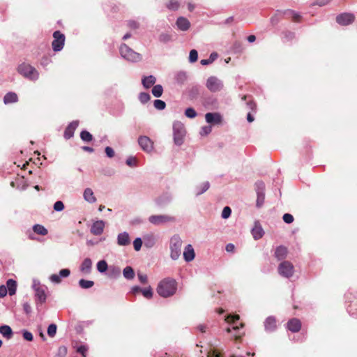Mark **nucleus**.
Returning a JSON list of instances; mask_svg holds the SVG:
<instances>
[{
	"label": "nucleus",
	"instance_id": "obj_58",
	"mask_svg": "<svg viewBox=\"0 0 357 357\" xmlns=\"http://www.w3.org/2000/svg\"><path fill=\"white\" fill-rule=\"evenodd\" d=\"M283 221L287 224H291L294 221V217L290 213H285L282 217Z\"/></svg>",
	"mask_w": 357,
	"mask_h": 357
},
{
	"label": "nucleus",
	"instance_id": "obj_63",
	"mask_svg": "<svg viewBox=\"0 0 357 357\" xmlns=\"http://www.w3.org/2000/svg\"><path fill=\"white\" fill-rule=\"evenodd\" d=\"M128 26L132 29H137L139 27V24L135 20H129L128 22Z\"/></svg>",
	"mask_w": 357,
	"mask_h": 357
},
{
	"label": "nucleus",
	"instance_id": "obj_45",
	"mask_svg": "<svg viewBox=\"0 0 357 357\" xmlns=\"http://www.w3.org/2000/svg\"><path fill=\"white\" fill-rule=\"evenodd\" d=\"M56 325L54 324H51L48 326L47 328V334L50 337H54L56 333Z\"/></svg>",
	"mask_w": 357,
	"mask_h": 357
},
{
	"label": "nucleus",
	"instance_id": "obj_10",
	"mask_svg": "<svg viewBox=\"0 0 357 357\" xmlns=\"http://www.w3.org/2000/svg\"><path fill=\"white\" fill-rule=\"evenodd\" d=\"M54 40L52 43V49L54 52L61 51L64 46L65 36L59 31H56L53 33Z\"/></svg>",
	"mask_w": 357,
	"mask_h": 357
},
{
	"label": "nucleus",
	"instance_id": "obj_44",
	"mask_svg": "<svg viewBox=\"0 0 357 357\" xmlns=\"http://www.w3.org/2000/svg\"><path fill=\"white\" fill-rule=\"evenodd\" d=\"M139 100L142 104H145L148 102L151 99V96L149 93L146 92H141L139 94Z\"/></svg>",
	"mask_w": 357,
	"mask_h": 357
},
{
	"label": "nucleus",
	"instance_id": "obj_48",
	"mask_svg": "<svg viewBox=\"0 0 357 357\" xmlns=\"http://www.w3.org/2000/svg\"><path fill=\"white\" fill-rule=\"evenodd\" d=\"M167 7L170 10H176L179 7V3L176 0H169Z\"/></svg>",
	"mask_w": 357,
	"mask_h": 357
},
{
	"label": "nucleus",
	"instance_id": "obj_51",
	"mask_svg": "<svg viewBox=\"0 0 357 357\" xmlns=\"http://www.w3.org/2000/svg\"><path fill=\"white\" fill-rule=\"evenodd\" d=\"M137 278L139 282L142 284H146L148 283V277L146 274H144L141 272L137 273Z\"/></svg>",
	"mask_w": 357,
	"mask_h": 357
},
{
	"label": "nucleus",
	"instance_id": "obj_26",
	"mask_svg": "<svg viewBox=\"0 0 357 357\" xmlns=\"http://www.w3.org/2000/svg\"><path fill=\"white\" fill-rule=\"evenodd\" d=\"M252 234L255 240H259L264 236V229L259 223L255 222V227L252 229Z\"/></svg>",
	"mask_w": 357,
	"mask_h": 357
},
{
	"label": "nucleus",
	"instance_id": "obj_56",
	"mask_svg": "<svg viewBox=\"0 0 357 357\" xmlns=\"http://www.w3.org/2000/svg\"><path fill=\"white\" fill-rule=\"evenodd\" d=\"M126 163L129 167H135L137 165V159L135 157L130 156L126 159Z\"/></svg>",
	"mask_w": 357,
	"mask_h": 357
},
{
	"label": "nucleus",
	"instance_id": "obj_28",
	"mask_svg": "<svg viewBox=\"0 0 357 357\" xmlns=\"http://www.w3.org/2000/svg\"><path fill=\"white\" fill-rule=\"evenodd\" d=\"M156 82V78L153 75L144 76L142 79V83L145 89H149Z\"/></svg>",
	"mask_w": 357,
	"mask_h": 357
},
{
	"label": "nucleus",
	"instance_id": "obj_52",
	"mask_svg": "<svg viewBox=\"0 0 357 357\" xmlns=\"http://www.w3.org/2000/svg\"><path fill=\"white\" fill-rule=\"evenodd\" d=\"M110 276L118 277L120 275L121 269L119 267L111 266L109 268Z\"/></svg>",
	"mask_w": 357,
	"mask_h": 357
},
{
	"label": "nucleus",
	"instance_id": "obj_9",
	"mask_svg": "<svg viewBox=\"0 0 357 357\" xmlns=\"http://www.w3.org/2000/svg\"><path fill=\"white\" fill-rule=\"evenodd\" d=\"M239 318H240L239 316L237 314L236 315L230 314V315L227 316L225 318V321L227 322L232 324L234 325L232 328H231L230 327H228L226 329V331L227 333H231V330L234 331H235L234 336L236 338H238L241 335L240 333H238V331L240 328H243V324H240L239 326L236 324V323L239 320Z\"/></svg>",
	"mask_w": 357,
	"mask_h": 357
},
{
	"label": "nucleus",
	"instance_id": "obj_36",
	"mask_svg": "<svg viewBox=\"0 0 357 357\" xmlns=\"http://www.w3.org/2000/svg\"><path fill=\"white\" fill-rule=\"evenodd\" d=\"M188 78V75L184 71H180L176 73L175 79L178 84H183Z\"/></svg>",
	"mask_w": 357,
	"mask_h": 357
},
{
	"label": "nucleus",
	"instance_id": "obj_53",
	"mask_svg": "<svg viewBox=\"0 0 357 357\" xmlns=\"http://www.w3.org/2000/svg\"><path fill=\"white\" fill-rule=\"evenodd\" d=\"M231 208L229 206H225L223 208L221 216L223 219H227L231 215Z\"/></svg>",
	"mask_w": 357,
	"mask_h": 357
},
{
	"label": "nucleus",
	"instance_id": "obj_37",
	"mask_svg": "<svg viewBox=\"0 0 357 357\" xmlns=\"http://www.w3.org/2000/svg\"><path fill=\"white\" fill-rule=\"evenodd\" d=\"M78 283L79 287L84 289H90L94 285L93 281L84 279H80Z\"/></svg>",
	"mask_w": 357,
	"mask_h": 357
},
{
	"label": "nucleus",
	"instance_id": "obj_61",
	"mask_svg": "<svg viewBox=\"0 0 357 357\" xmlns=\"http://www.w3.org/2000/svg\"><path fill=\"white\" fill-rule=\"evenodd\" d=\"M67 354V347L66 346H61L58 349V356L60 357H65Z\"/></svg>",
	"mask_w": 357,
	"mask_h": 357
},
{
	"label": "nucleus",
	"instance_id": "obj_18",
	"mask_svg": "<svg viewBox=\"0 0 357 357\" xmlns=\"http://www.w3.org/2000/svg\"><path fill=\"white\" fill-rule=\"evenodd\" d=\"M79 126V121H72L66 128L64 131V138L66 139H69L72 138L74 136V132L77 128Z\"/></svg>",
	"mask_w": 357,
	"mask_h": 357
},
{
	"label": "nucleus",
	"instance_id": "obj_7",
	"mask_svg": "<svg viewBox=\"0 0 357 357\" xmlns=\"http://www.w3.org/2000/svg\"><path fill=\"white\" fill-rule=\"evenodd\" d=\"M278 273L281 276L289 278L294 275V267L291 262L284 261L278 266Z\"/></svg>",
	"mask_w": 357,
	"mask_h": 357
},
{
	"label": "nucleus",
	"instance_id": "obj_54",
	"mask_svg": "<svg viewBox=\"0 0 357 357\" xmlns=\"http://www.w3.org/2000/svg\"><path fill=\"white\" fill-rule=\"evenodd\" d=\"M64 209V204L61 201H56L54 204V210L57 212L62 211Z\"/></svg>",
	"mask_w": 357,
	"mask_h": 357
},
{
	"label": "nucleus",
	"instance_id": "obj_14",
	"mask_svg": "<svg viewBox=\"0 0 357 357\" xmlns=\"http://www.w3.org/2000/svg\"><path fill=\"white\" fill-rule=\"evenodd\" d=\"M354 20V15L351 13H342L337 16L336 22L342 26H347L351 24Z\"/></svg>",
	"mask_w": 357,
	"mask_h": 357
},
{
	"label": "nucleus",
	"instance_id": "obj_34",
	"mask_svg": "<svg viewBox=\"0 0 357 357\" xmlns=\"http://www.w3.org/2000/svg\"><path fill=\"white\" fill-rule=\"evenodd\" d=\"M172 201V197L169 195H165L158 197L155 200V204L158 206H164Z\"/></svg>",
	"mask_w": 357,
	"mask_h": 357
},
{
	"label": "nucleus",
	"instance_id": "obj_21",
	"mask_svg": "<svg viewBox=\"0 0 357 357\" xmlns=\"http://www.w3.org/2000/svg\"><path fill=\"white\" fill-rule=\"evenodd\" d=\"M176 24L178 29L183 31L188 30L190 26L189 20L184 17H178Z\"/></svg>",
	"mask_w": 357,
	"mask_h": 357
},
{
	"label": "nucleus",
	"instance_id": "obj_64",
	"mask_svg": "<svg viewBox=\"0 0 357 357\" xmlns=\"http://www.w3.org/2000/svg\"><path fill=\"white\" fill-rule=\"evenodd\" d=\"M70 271L68 268L61 269L59 273V275L61 278H67L70 275Z\"/></svg>",
	"mask_w": 357,
	"mask_h": 357
},
{
	"label": "nucleus",
	"instance_id": "obj_31",
	"mask_svg": "<svg viewBox=\"0 0 357 357\" xmlns=\"http://www.w3.org/2000/svg\"><path fill=\"white\" fill-rule=\"evenodd\" d=\"M209 188H210V183L208 181H205L203 183L196 186V188L195 189L196 196H199V195H202L206 191H207Z\"/></svg>",
	"mask_w": 357,
	"mask_h": 357
},
{
	"label": "nucleus",
	"instance_id": "obj_5",
	"mask_svg": "<svg viewBox=\"0 0 357 357\" xmlns=\"http://www.w3.org/2000/svg\"><path fill=\"white\" fill-rule=\"evenodd\" d=\"M185 130L183 124L180 121H175L173 124L174 142L176 146L183 143Z\"/></svg>",
	"mask_w": 357,
	"mask_h": 357
},
{
	"label": "nucleus",
	"instance_id": "obj_19",
	"mask_svg": "<svg viewBox=\"0 0 357 357\" xmlns=\"http://www.w3.org/2000/svg\"><path fill=\"white\" fill-rule=\"evenodd\" d=\"M183 255L186 262L192 261L195 259V253L191 244H188L185 247Z\"/></svg>",
	"mask_w": 357,
	"mask_h": 357
},
{
	"label": "nucleus",
	"instance_id": "obj_39",
	"mask_svg": "<svg viewBox=\"0 0 357 357\" xmlns=\"http://www.w3.org/2000/svg\"><path fill=\"white\" fill-rule=\"evenodd\" d=\"M151 93H152L153 96H155V98H160L162 95V93H163V88H162V85H160V84L154 85L151 90Z\"/></svg>",
	"mask_w": 357,
	"mask_h": 357
},
{
	"label": "nucleus",
	"instance_id": "obj_3",
	"mask_svg": "<svg viewBox=\"0 0 357 357\" xmlns=\"http://www.w3.org/2000/svg\"><path fill=\"white\" fill-rule=\"evenodd\" d=\"M183 241L178 235H174L169 243L170 257L172 260H177L181 254Z\"/></svg>",
	"mask_w": 357,
	"mask_h": 357
},
{
	"label": "nucleus",
	"instance_id": "obj_1",
	"mask_svg": "<svg viewBox=\"0 0 357 357\" xmlns=\"http://www.w3.org/2000/svg\"><path fill=\"white\" fill-rule=\"evenodd\" d=\"M177 284L174 279L165 278L161 280L157 287L158 294L163 297L168 298L173 296L176 291Z\"/></svg>",
	"mask_w": 357,
	"mask_h": 357
},
{
	"label": "nucleus",
	"instance_id": "obj_40",
	"mask_svg": "<svg viewBox=\"0 0 357 357\" xmlns=\"http://www.w3.org/2000/svg\"><path fill=\"white\" fill-rule=\"evenodd\" d=\"M282 13L284 15H289L295 22H298L301 18L300 14L298 13L295 12L294 10H289V9L286 10L284 12H282Z\"/></svg>",
	"mask_w": 357,
	"mask_h": 357
},
{
	"label": "nucleus",
	"instance_id": "obj_33",
	"mask_svg": "<svg viewBox=\"0 0 357 357\" xmlns=\"http://www.w3.org/2000/svg\"><path fill=\"white\" fill-rule=\"evenodd\" d=\"M123 275L126 280H131L134 279L135 274L133 268L128 266L123 268Z\"/></svg>",
	"mask_w": 357,
	"mask_h": 357
},
{
	"label": "nucleus",
	"instance_id": "obj_16",
	"mask_svg": "<svg viewBox=\"0 0 357 357\" xmlns=\"http://www.w3.org/2000/svg\"><path fill=\"white\" fill-rule=\"evenodd\" d=\"M105 225L103 220H97L92 224L90 231L93 235H100L104 231Z\"/></svg>",
	"mask_w": 357,
	"mask_h": 357
},
{
	"label": "nucleus",
	"instance_id": "obj_25",
	"mask_svg": "<svg viewBox=\"0 0 357 357\" xmlns=\"http://www.w3.org/2000/svg\"><path fill=\"white\" fill-rule=\"evenodd\" d=\"M92 261L89 258H85L82 262L79 270L85 274H89L91 271Z\"/></svg>",
	"mask_w": 357,
	"mask_h": 357
},
{
	"label": "nucleus",
	"instance_id": "obj_42",
	"mask_svg": "<svg viewBox=\"0 0 357 357\" xmlns=\"http://www.w3.org/2000/svg\"><path fill=\"white\" fill-rule=\"evenodd\" d=\"M107 268L108 265L105 260H100L97 263V270L100 273H105Z\"/></svg>",
	"mask_w": 357,
	"mask_h": 357
},
{
	"label": "nucleus",
	"instance_id": "obj_47",
	"mask_svg": "<svg viewBox=\"0 0 357 357\" xmlns=\"http://www.w3.org/2000/svg\"><path fill=\"white\" fill-rule=\"evenodd\" d=\"M144 243L143 239L139 237L136 238L133 241L134 249L136 251L140 250L142 244Z\"/></svg>",
	"mask_w": 357,
	"mask_h": 357
},
{
	"label": "nucleus",
	"instance_id": "obj_17",
	"mask_svg": "<svg viewBox=\"0 0 357 357\" xmlns=\"http://www.w3.org/2000/svg\"><path fill=\"white\" fill-rule=\"evenodd\" d=\"M264 328L266 332L271 333L277 328L276 319L273 316L268 317L264 321Z\"/></svg>",
	"mask_w": 357,
	"mask_h": 357
},
{
	"label": "nucleus",
	"instance_id": "obj_62",
	"mask_svg": "<svg viewBox=\"0 0 357 357\" xmlns=\"http://www.w3.org/2000/svg\"><path fill=\"white\" fill-rule=\"evenodd\" d=\"M207 357H222V354L217 351L216 349H211L208 354Z\"/></svg>",
	"mask_w": 357,
	"mask_h": 357
},
{
	"label": "nucleus",
	"instance_id": "obj_22",
	"mask_svg": "<svg viewBox=\"0 0 357 357\" xmlns=\"http://www.w3.org/2000/svg\"><path fill=\"white\" fill-rule=\"evenodd\" d=\"M130 243V236L128 232L119 233L117 236V244L120 246H126Z\"/></svg>",
	"mask_w": 357,
	"mask_h": 357
},
{
	"label": "nucleus",
	"instance_id": "obj_49",
	"mask_svg": "<svg viewBox=\"0 0 357 357\" xmlns=\"http://www.w3.org/2000/svg\"><path fill=\"white\" fill-rule=\"evenodd\" d=\"M185 115L190 119H193L197 116V112L192 107H188L185 111Z\"/></svg>",
	"mask_w": 357,
	"mask_h": 357
},
{
	"label": "nucleus",
	"instance_id": "obj_43",
	"mask_svg": "<svg viewBox=\"0 0 357 357\" xmlns=\"http://www.w3.org/2000/svg\"><path fill=\"white\" fill-rule=\"evenodd\" d=\"M80 138L82 141L89 142L92 141L93 135L86 130H82L80 133Z\"/></svg>",
	"mask_w": 357,
	"mask_h": 357
},
{
	"label": "nucleus",
	"instance_id": "obj_29",
	"mask_svg": "<svg viewBox=\"0 0 357 357\" xmlns=\"http://www.w3.org/2000/svg\"><path fill=\"white\" fill-rule=\"evenodd\" d=\"M6 288L10 296L15 294L17 291V282L13 279H8L6 282Z\"/></svg>",
	"mask_w": 357,
	"mask_h": 357
},
{
	"label": "nucleus",
	"instance_id": "obj_32",
	"mask_svg": "<svg viewBox=\"0 0 357 357\" xmlns=\"http://www.w3.org/2000/svg\"><path fill=\"white\" fill-rule=\"evenodd\" d=\"M18 98L15 93L8 92L3 97V102L5 104H10L17 102Z\"/></svg>",
	"mask_w": 357,
	"mask_h": 357
},
{
	"label": "nucleus",
	"instance_id": "obj_23",
	"mask_svg": "<svg viewBox=\"0 0 357 357\" xmlns=\"http://www.w3.org/2000/svg\"><path fill=\"white\" fill-rule=\"evenodd\" d=\"M301 328V323L299 319L294 318L290 319L287 323V328L293 332L296 333L299 331Z\"/></svg>",
	"mask_w": 357,
	"mask_h": 357
},
{
	"label": "nucleus",
	"instance_id": "obj_6",
	"mask_svg": "<svg viewBox=\"0 0 357 357\" xmlns=\"http://www.w3.org/2000/svg\"><path fill=\"white\" fill-rule=\"evenodd\" d=\"M32 288L35 291V297L37 302L43 303L45 302L47 295L45 293L46 287L41 285L39 280L36 279L33 280Z\"/></svg>",
	"mask_w": 357,
	"mask_h": 357
},
{
	"label": "nucleus",
	"instance_id": "obj_15",
	"mask_svg": "<svg viewBox=\"0 0 357 357\" xmlns=\"http://www.w3.org/2000/svg\"><path fill=\"white\" fill-rule=\"evenodd\" d=\"M206 121L210 124L218 125L222 121V116L218 112H208L205 115Z\"/></svg>",
	"mask_w": 357,
	"mask_h": 357
},
{
	"label": "nucleus",
	"instance_id": "obj_38",
	"mask_svg": "<svg viewBox=\"0 0 357 357\" xmlns=\"http://www.w3.org/2000/svg\"><path fill=\"white\" fill-rule=\"evenodd\" d=\"M33 230L38 234L45 236L47 234V229L43 225L36 224L33 227Z\"/></svg>",
	"mask_w": 357,
	"mask_h": 357
},
{
	"label": "nucleus",
	"instance_id": "obj_12",
	"mask_svg": "<svg viewBox=\"0 0 357 357\" xmlns=\"http://www.w3.org/2000/svg\"><path fill=\"white\" fill-rule=\"evenodd\" d=\"M149 221L154 225H160L166 222H174L175 218L167 215H153L149 216Z\"/></svg>",
	"mask_w": 357,
	"mask_h": 357
},
{
	"label": "nucleus",
	"instance_id": "obj_24",
	"mask_svg": "<svg viewBox=\"0 0 357 357\" xmlns=\"http://www.w3.org/2000/svg\"><path fill=\"white\" fill-rule=\"evenodd\" d=\"M83 198L89 204H93L97 201L92 189L90 188H86L84 190Z\"/></svg>",
	"mask_w": 357,
	"mask_h": 357
},
{
	"label": "nucleus",
	"instance_id": "obj_59",
	"mask_svg": "<svg viewBox=\"0 0 357 357\" xmlns=\"http://www.w3.org/2000/svg\"><path fill=\"white\" fill-rule=\"evenodd\" d=\"M22 335H23V337L24 340H27V341H32L33 340V335L31 332L28 331H22Z\"/></svg>",
	"mask_w": 357,
	"mask_h": 357
},
{
	"label": "nucleus",
	"instance_id": "obj_8",
	"mask_svg": "<svg viewBox=\"0 0 357 357\" xmlns=\"http://www.w3.org/2000/svg\"><path fill=\"white\" fill-rule=\"evenodd\" d=\"M206 86L210 91L215 93L222 89L223 83L218 77L211 76L206 80Z\"/></svg>",
	"mask_w": 357,
	"mask_h": 357
},
{
	"label": "nucleus",
	"instance_id": "obj_50",
	"mask_svg": "<svg viewBox=\"0 0 357 357\" xmlns=\"http://www.w3.org/2000/svg\"><path fill=\"white\" fill-rule=\"evenodd\" d=\"M198 59V52L196 50H192L189 54V61L195 63Z\"/></svg>",
	"mask_w": 357,
	"mask_h": 357
},
{
	"label": "nucleus",
	"instance_id": "obj_13",
	"mask_svg": "<svg viewBox=\"0 0 357 357\" xmlns=\"http://www.w3.org/2000/svg\"><path fill=\"white\" fill-rule=\"evenodd\" d=\"M138 144L141 149L146 153H151L153 149V142L147 136H139L138 138Z\"/></svg>",
	"mask_w": 357,
	"mask_h": 357
},
{
	"label": "nucleus",
	"instance_id": "obj_20",
	"mask_svg": "<svg viewBox=\"0 0 357 357\" xmlns=\"http://www.w3.org/2000/svg\"><path fill=\"white\" fill-rule=\"evenodd\" d=\"M143 241L146 248H151L155 245L156 243V237L152 233L146 234L143 236Z\"/></svg>",
	"mask_w": 357,
	"mask_h": 357
},
{
	"label": "nucleus",
	"instance_id": "obj_57",
	"mask_svg": "<svg viewBox=\"0 0 357 357\" xmlns=\"http://www.w3.org/2000/svg\"><path fill=\"white\" fill-rule=\"evenodd\" d=\"M212 130V128L211 126H203L200 131V135L202 136H206L208 135Z\"/></svg>",
	"mask_w": 357,
	"mask_h": 357
},
{
	"label": "nucleus",
	"instance_id": "obj_4",
	"mask_svg": "<svg viewBox=\"0 0 357 357\" xmlns=\"http://www.w3.org/2000/svg\"><path fill=\"white\" fill-rule=\"evenodd\" d=\"M119 52L121 57L130 62L140 61L142 58L140 54L135 52L125 43L120 45Z\"/></svg>",
	"mask_w": 357,
	"mask_h": 357
},
{
	"label": "nucleus",
	"instance_id": "obj_27",
	"mask_svg": "<svg viewBox=\"0 0 357 357\" xmlns=\"http://www.w3.org/2000/svg\"><path fill=\"white\" fill-rule=\"evenodd\" d=\"M287 255V249L283 245H280L276 248L275 251V257L278 260H283Z\"/></svg>",
	"mask_w": 357,
	"mask_h": 357
},
{
	"label": "nucleus",
	"instance_id": "obj_30",
	"mask_svg": "<svg viewBox=\"0 0 357 357\" xmlns=\"http://www.w3.org/2000/svg\"><path fill=\"white\" fill-rule=\"evenodd\" d=\"M0 333L8 340H10L13 335L12 328L8 325L0 326Z\"/></svg>",
	"mask_w": 357,
	"mask_h": 357
},
{
	"label": "nucleus",
	"instance_id": "obj_2",
	"mask_svg": "<svg viewBox=\"0 0 357 357\" xmlns=\"http://www.w3.org/2000/svg\"><path fill=\"white\" fill-rule=\"evenodd\" d=\"M17 72L24 78L31 81L35 82L39 79V72L29 63H22L19 65Z\"/></svg>",
	"mask_w": 357,
	"mask_h": 357
},
{
	"label": "nucleus",
	"instance_id": "obj_46",
	"mask_svg": "<svg viewBox=\"0 0 357 357\" xmlns=\"http://www.w3.org/2000/svg\"><path fill=\"white\" fill-rule=\"evenodd\" d=\"M154 107L158 110H162L166 107V103L162 100H155L153 102Z\"/></svg>",
	"mask_w": 357,
	"mask_h": 357
},
{
	"label": "nucleus",
	"instance_id": "obj_60",
	"mask_svg": "<svg viewBox=\"0 0 357 357\" xmlns=\"http://www.w3.org/2000/svg\"><path fill=\"white\" fill-rule=\"evenodd\" d=\"M50 280L53 283L59 284L61 282V277L59 274H52L50 277Z\"/></svg>",
	"mask_w": 357,
	"mask_h": 357
},
{
	"label": "nucleus",
	"instance_id": "obj_11",
	"mask_svg": "<svg viewBox=\"0 0 357 357\" xmlns=\"http://www.w3.org/2000/svg\"><path fill=\"white\" fill-rule=\"evenodd\" d=\"M255 190L257 195L256 205L258 208L261 207L265 199V184L261 181L255 183Z\"/></svg>",
	"mask_w": 357,
	"mask_h": 357
},
{
	"label": "nucleus",
	"instance_id": "obj_35",
	"mask_svg": "<svg viewBox=\"0 0 357 357\" xmlns=\"http://www.w3.org/2000/svg\"><path fill=\"white\" fill-rule=\"evenodd\" d=\"M158 40L162 43H168L172 40V35L167 32H162L159 35Z\"/></svg>",
	"mask_w": 357,
	"mask_h": 357
},
{
	"label": "nucleus",
	"instance_id": "obj_41",
	"mask_svg": "<svg viewBox=\"0 0 357 357\" xmlns=\"http://www.w3.org/2000/svg\"><path fill=\"white\" fill-rule=\"evenodd\" d=\"M140 293H142L143 296L146 299H151L153 294V289L151 286L142 288Z\"/></svg>",
	"mask_w": 357,
	"mask_h": 357
},
{
	"label": "nucleus",
	"instance_id": "obj_55",
	"mask_svg": "<svg viewBox=\"0 0 357 357\" xmlns=\"http://www.w3.org/2000/svg\"><path fill=\"white\" fill-rule=\"evenodd\" d=\"M88 347L85 345H80L77 348V351L83 357H86V352Z\"/></svg>",
	"mask_w": 357,
	"mask_h": 357
}]
</instances>
